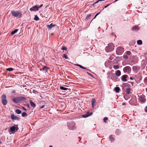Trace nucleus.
Masks as SVG:
<instances>
[{"label":"nucleus","instance_id":"40","mask_svg":"<svg viewBox=\"0 0 147 147\" xmlns=\"http://www.w3.org/2000/svg\"><path fill=\"white\" fill-rule=\"evenodd\" d=\"M144 82L145 83L147 84V77H145L144 80Z\"/></svg>","mask_w":147,"mask_h":147},{"label":"nucleus","instance_id":"13","mask_svg":"<svg viewBox=\"0 0 147 147\" xmlns=\"http://www.w3.org/2000/svg\"><path fill=\"white\" fill-rule=\"evenodd\" d=\"M136 98L135 96H133V98L131 99L129 101V103L130 102H132L134 104L136 103Z\"/></svg>","mask_w":147,"mask_h":147},{"label":"nucleus","instance_id":"47","mask_svg":"<svg viewBox=\"0 0 147 147\" xmlns=\"http://www.w3.org/2000/svg\"><path fill=\"white\" fill-rule=\"evenodd\" d=\"M14 69L13 68H10V71H12Z\"/></svg>","mask_w":147,"mask_h":147},{"label":"nucleus","instance_id":"18","mask_svg":"<svg viewBox=\"0 0 147 147\" xmlns=\"http://www.w3.org/2000/svg\"><path fill=\"white\" fill-rule=\"evenodd\" d=\"M60 88L61 90L67 91V92H69L70 91L69 89H68L67 88L63 86H61Z\"/></svg>","mask_w":147,"mask_h":147},{"label":"nucleus","instance_id":"5","mask_svg":"<svg viewBox=\"0 0 147 147\" xmlns=\"http://www.w3.org/2000/svg\"><path fill=\"white\" fill-rule=\"evenodd\" d=\"M123 70L124 73L129 74L131 71V68L129 66H126L123 68Z\"/></svg>","mask_w":147,"mask_h":147},{"label":"nucleus","instance_id":"35","mask_svg":"<svg viewBox=\"0 0 147 147\" xmlns=\"http://www.w3.org/2000/svg\"><path fill=\"white\" fill-rule=\"evenodd\" d=\"M105 0H98L97 1H96L95 2L94 4H93V5H94L97 3H98V2H100V1H104Z\"/></svg>","mask_w":147,"mask_h":147},{"label":"nucleus","instance_id":"39","mask_svg":"<svg viewBox=\"0 0 147 147\" xmlns=\"http://www.w3.org/2000/svg\"><path fill=\"white\" fill-rule=\"evenodd\" d=\"M63 57L66 59H67V56L65 54H63Z\"/></svg>","mask_w":147,"mask_h":147},{"label":"nucleus","instance_id":"36","mask_svg":"<svg viewBox=\"0 0 147 147\" xmlns=\"http://www.w3.org/2000/svg\"><path fill=\"white\" fill-rule=\"evenodd\" d=\"M91 16V15L90 14L87 15L86 17V19H88V18H90Z\"/></svg>","mask_w":147,"mask_h":147},{"label":"nucleus","instance_id":"2","mask_svg":"<svg viewBox=\"0 0 147 147\" xmlns=\"http://www.w3.org/2000/svg\"><path fill=\"white\" fill-rule=\"evenodd\" d=\"M19 129L18 124L15 125L10 128V134H14L18 131Z\"/></svg>","mask_w":147,"mask_h":147},{"label":"nucleus","instance_id":"46","mask_svg":"<svg viewBox=\"0 0 147 147\" xmlns=\"http://www.w3.org/2000/svg\"><path fill=\"white\" fill-rule=\"evenodd\" d=\"M87 74H88L89 75H90V76H92V77H93V75H92L91 74H90V73H88V72H87Z\"/></svg>","mask_w":147,"mask_h":147},{"label":"nucleus","instance_id":"53","mask_svg":"<svg viewBox=\"0 0 147 147\" xmlns=\"http://www.w3.org/2000/svg\"><path fill=\"white\" fill-rule=\"evenodd\" d=\"M132 43L133 44H134L135 42V41H132Z\"/></svg>","mask_w":147,"mask_h":147},{"label":"nucleus","instance_id":"26","mask_svg":"<svg viewBox=\"0 0 147 147\" xmlns=\"http://www.w3.org/2000/svg\"><path fill=\"white\" fill-rule=\"evenodd\" d=\"M15 112L17 114H19L21 113V111L19 109H17L15 111Z\"/></svg>","mask_w":147,"mask_h":147},{"label":"nucleus","instance_id":"29","mask_svg":"<svg viewBox=\"0 0 147 147\" xmlns=\"http://www.w3.org/2000/svg\"><path fill=\"white\" fill-rule=\"evenodd\" d=\"M27 115V114L25 112H24L22 113V116L23 117H26Z\"/></svg>","mask_w":147,"mask_h":147},{"label":"nucleus","instance_id":"8","mask_svg":"<svg viewBox=\"0 0 147 147\" xmlns=\"http://www.w3.org/2000/svg\"><path fill=\"white\" fill-rule=\"evenodd\" d=\"M6 96L4 94H3L1 97L2 102V104L5 105L7 104V101L6 99Z\"/></svg>","mask_w":147,"mask_h":147},{"label":"nucleus","instance_id":"31","mask_svg":"<svg viewBox=\"0 0 147 147\" xmlns=\"http://www.w3.org/2000/svg\"><path fill=\"white\" fill-rule=\"evenodd\" d=\"M113 68L115 69H117L119 68V66L118 65H114Z\"/></svg>","mask_w":147,"mask_h":147},{"label":"nucleus","instance_id":"9","mask_svg":"<svg viewBox=\"0 0 147 147\" xmlns=\"http://www.w3.org/2000/svg\"><path fill=\"white\" fill-rule=\"evenodd\" d=\"M11 118L13 121H14L15 120L19 121L20 120V118L19 117L13 114L11 115Z\"/></svg>","mask_w":147,"mask_h":147},{"label":"nucleus","instance_id":"62","mask_svg":"<svg viewBox=\"0 0 147 147\" xmlns=\"http://www.w3.org/2000/svg\"><path fill=\"white\" fill-rule=\"evenodd\" d=\"M13 92H14V91H13Z\"/></svg>","mask_w":147,"mask_h":147},{"label":"nucleus","instance_id":"45","mask_svg":"<svg viewBox=\"0 0 147 147\" xmlns=\"http://www.w3.org/2000/svg\"><path fill=\"white\" fill-rule=\"evenodd\" d=\"M43 4H41L40 6H38V9H39V8H40V7H42L43 6Z\"/></svg>","mask_w":147,"mask_h":147},{"label":"nucleus","instance_id":"56","mask_svg":"<svg viewBox=\"0 0 147 147\" xmlns=\"http://www.w3.org/2000/svg\"><path fill=\"white\" fill-rule=\"evenodd\" d=\"M7 70L8 71H9V68H8L7 69Z\"/></svg>","mask_w":147,"mask_h":147},{"label":"nucleus","instance_id":"19","mask_svg":"<svg viewBox=\"0 0 147 147\" xmlns=\"http://www.w3.org/2000/svg\"><path fill=\"white\" fill-rule=\"evenodd\" d=\"M96 102V100L94 98H92L91 100L92 106V108H94V106Z\"/></svg>","mask_w":147,"mask_h":147},{"label":"nucleus","instance_id":"21","mask_svg":"<svg viewBox=\"0 0 147 147\" xmlns=\"http://www.w3.org/2000/svg\"><path fill=\"white\" fill-rule=\"evenodd\" d=\"M109 139L111 142L114 141V138L113 137V135H112L109 136Z\"/></svg>","mask_w":147,"mask_h":147},{"label":"nucleus","instance_id":"7","mask_svg":"<svg viewBox=\"0 0 147 147\" xmlns=\"http://www.w3.org/2000/svg\"><path fill=\"white\" fill-rule=\"evenodd\" d=\"M75 123L74 122H71L68 124V128L70 130H74L75 129Z\"/></svg>","mask_w":147,"mask_h":147},{"label":"nucleus","instance_id":"28","mask_svg":"<svg viewBox=\"0 0 147 147\" xmlns=\"http://www.w3.org/2000/svg\"><path fill=\"white\" fill-rule=\"evenodd\" d=\"M120 90V89L119 87H115L114 89V90H115L116 92H119Z\"/></svg>","mask_w":147,"mask_h":147},{"label":"nucleus","instance_id":"59","mask_svg":"<svg viewBox=\"0 0 147 147\" xmlns=\"http://www.w3.org/2000/svg\"><path fill=\"white\" fill-rule=\"evenodd\" d=\"M74 93L75 94H76L75 92H74Z\"/></svg>","mask_w":147,"mask_h":147},{"label":"nucleus","instance_id":"10","mask_svg":"<svg viewBox=\"0 0 147 147\" xmlns=\"http://www.w3.org/2000/svg\"><path fill=\"white\" fill-rule=\"evenodd\" d=\"M38 10V6L37 5H35L31 8L30 9V10L31 11H36Z\"/></svg>","mask_w":147,"mask_h":147},{"label":"nucleus","instance_id":"34","mask_svg":"<svg viewBox=\"0 0 147 147\" xmlns=\"http://www.w3.org/2000/svg\"><path fill=\"white\" fill-rule=\"evenodd\" d=\"M140 101L142 102H144L146 101V99L144 98H142L140 100Z\"/></svg>","mask_w":147,"mask_h":147},{"label":"nucleus","instance_id":"54","mask_svg":"<svg viewBox=\"0 0 147 147\" xmlns=\"http://www.w3.org/2000/svg\"><path fill=\"white\" fill-rule=\"evenodd\" d=\"M138 61V60L136 58V59L135 61H135L136 62H137Z\"/></svg>","mask_w":147,"mask_h":147},{"label":"nucleus","instance_id":"33","mask_svg":"<svg viewBox=\"0 0 147 147\" xmlns=\"http://www.w3.org/2000/svg\"><path fill=\"white\" fill-rule=\"evenodd\" d=\"M112 75H113V74H112L111 73L108 74V78H110V79L111 78H112L111 76Z\"/></svg>","mask_w":147,"mask_h":147},{"label":"nucleus","instance_id":"57","mask_svg":"<svg viewBox=\"0 0 147 147\" xmlns=\"http://www.w3.org/2000/svg\"><path fill=\"white\" fill-rule=\"evenodd\" d=\"M49 147H53V146L52 145H50L49 146Z\"/></svg>","mask_w":147,"mask_h":147},{"label":"nucleus","instance_id":"1","mask_svg":"<svg viewBox=\"0 0 147 147\" xmlns=\"http://www.w3.org/2000/svg\"><path fill=\"white\" fill-rule=\"evenodd\" d=\"M26 100V98L25 97L20 96L14 98L12 100L15 103H19L23 101Z\"/></svg>","mask_w":147,"mask_h":147},{"label":"nucleus","instance_id":"32","mask_svg":"<svg viewBox=\"0 0 147 147\" xmlns=\"http://www.w3.org/2000/svg\"><path fill=\"white\" fill-rule=\"evenodd\" d=\"M34 20L36 21H38L39 20V18L37 15H36L35 16V17L34 18Z\"/></svg>","mask_w":147,"mask_h":147},{"label":"nucleus","instance_id":"12","mask_svg":"<svg viewBox=\"0 0 147 147\" xmlns=\"http://www.w3.org/2000/svg\"><path fill=\"white\" fill-rule=\"evenodd\" d=\"M132 68L134 72L137 73L138 72V70L140 68V67L138 66H133L132 67Z\"/></svg>","mask_w":147,"mask_h":147},{"label":"nucleus","instance_id":"60","mask_svg":"<svg viewBox=\"0 0 147 147\" xmlns=\"http://www.w3.org/2000/svg\"><path fill=\"white\" fill-rule=\"evenodd\" d=\"M33 92H34V91H33ZM34 92H37V91H35Z\"/></svg>","mask_w":147,"mask_h":147},{"label":"nucleus","instance_id":"55","mask_svg":"<svg viewBox=\"0 0 147 147\" xmlns=\"http://www.w3.org/2000/svg\"><path fill=\"white\" fill-rule=\"evenodd\" d=\"M23 109L25 111H26L27 109H26L24 107H23Z\"/></svg>","mask_w":147,"mask_h":147},{"label":"nucleus","instance_id":"27","mask_svg":"<svg viewBox=\"0 0 147 147\" xmlns=\"http://www.w3.org/2000/svg\"><path fill=\"white\" fill-rule=\"evenodd\" d=\"M137 43L138 45H142V41L140 40H139L137 41Z\"/></svg>","mask_w":147,"mask_h":147},{"label":"nucleus","instance_id":"37","mask_svg":"<svg viewBox=\"0 0 147 147\" xmlns=\"http://www.w3.org/2000/svg\"><path fill=\"white\" fill-rule=\"evenodd\" d=\"M108 119V118H107V117H105L104 118V119H103L104 122L106 123V121H107Z\"/></svg>","mask_w":147,"mask_h":147},{"label":"nucleus","instance_id":"24","mask_svg":"<svg viewBox=\"0 0 147 147\" xmlns=\"http://www.w3.org/2000/svg\"><path fill=\"white\" fill-rule=\"evenodd\" d=\"M49 69L48 67H47L46 66H44L43 67L42 70L45 71H46L47 72V70Z\"/></svg>","mask_w":147,"mask_h":147},{"label":"nucleus","instance_id":"41","mask_svg":"<svg viewBox=\"0 0 147 147\" xmlns=\"http://www.w3.org/2000/svg\"><path fill=\"white\" fill-rule=\"evenodd\" d=\"M61 49L62 50H66L67 48L66 47H65L63 46L62 48Z\"/></svg>","mask_w":147,"mask_h":147},{"label":"nucleus","instance_id":"14","mask_svg":"<svg viewBox=\"0 0 147 147\" xmlns=\"http://www.w3.org/2000/svg\"><path fill=\"white\" fill-rule=\"evenodd\" d=\"M130 92H127L126 94L124 96V98L125 99L127 100V99L130 98L131 95L130 94Z\"/></svg>","mask_w":147,"mask_h":147},{"label":"nucleus","instance_id":"15","mask_svg":"<svg viewBox=\"0 0 147 147\" xmlns=\"http://www.w3.org/2000/svg\"><path fill=\"white\" fill-rule=\"evenodd\" d=\"M56 25L55 24H53L51 23L50 25H48L47 26V28H48V29L49 30H51V28L55 26Z\"/></svg>","mask_w":147,"mask_h":147},{"label":"nucleus","instance_id":"4","mask_svg":"<svg viewBox=\"0 0 147 147\" xmlns=\"http://www.w3.org/2000/svg\"><path fill=\"white\" fill-rule=\"evenodd\" d=\"M11 13L13 16L18 18H20L21 16V13L18 11H11Z\"/></svg>","mask_w":147,"mask_h":147},{"label":"nucleus","instance_id":"44","mask_svg":"<svg viewBox=\"0 0 147 147\" xmlns=\"http://www.w3.org/2000/svg\"><path fill=\"white\" fill-rule=\"evenodd\" d=\"M100 12H99L98 13H97L96 15L95 16V17H94V19L97 16H98L99 13H100Z\"/></svg>","mask_w":147,"mask_h":147},{"label":"nucleus","instance_id":"6","mask_svg":"<svg viewBox=\"0 0 147 147\" xmlns=\"http://www.w3.org/2000/svg\"><path fill=\"white\" fill-rule=\"evenodd\" d=\"M123 48L120 47H118L116 51V53L117 55H120L123 52Z\"/></svg>","mask_w":147,"mask_h":147},{"label":"nucleus","instance_id":"61","mask_svg":"<svg viewBox=\"0 0 147 147\" xmlns=\"http://www.w3.org/2000/svg\"><path fill=\"white\" fill-rule=\"evenodd\" d=\"M1 143V142L0 141V144Z\"/></svg>","mask_w":147,"mask_h":147},{"label":"nucleus","instance_id":"30","mask_svg":"<svg viewBox=\"0 0 147 147\" xmlns=\"http://www.w3.org/2000/svg\"><path fill=\"white\" fill-rule=\"evenodd\" d=\"M18 30V29H15L11 32V34L13 35L17 32Z\"/></svg>","mask_w":147,"mask_h":147},{"label":"nucleus","instance_id":"3","mask_svg":"<svg viewBox=\"0 0 147 147\" xmlns=\"http://www.w3.org/2000/svg\"><path fill=\"white\" fill-rule=\"evenodd\" d=\"M114 46L112 43H110L108 45V46L106 47L105 50L106 52H110L112 51L114 49Z\"/></svg>","mask_w":147,"mask_h":147},{"label":"nucleus","instance_id":"25","mask_svg":"<svg viewBox=\"0 0 147 147\" xmlns=\"http://www.w3.org/2000/svg\"><path fill=\"white\" fill-rule=\"evenodd\" d=\"M75 65H76V66H77L79 67L80 68H82V69H87L86 68H85V67H83V66H82L81 65H80L79 64H75Z\"/></svg>","mask_w":147,"mask_h":147},{"label":"nucleus","instance_id":"17","mask_svg":"<svg viewBox=\"0 0 147 147\" xmlns=\"http://www.w3.org/2000/svg\"><path fill=\"white\" fill-rule=\"evenodd\" d=\"M115 74L117 76H119L121 75V72L119 70H117L116 71Z\"/></svg>","mask_w":147,"mask_h":147},{"label":"nucleus","instance_id":"58","mask_svg":"<svg viewBox=\"0 0 147 147\" xmlns=\"http://www.w3.org/2000/svg\"><path fill=\"white\" fill-rule=\"evenodd\" d=\"M146 91L147 92V88L146 89Z\"/></svg>","mask_w":147,"mask_h":147},{"label":"nucleus","instance_id":"16","mask_svg":"<svg viewBox=\"0 0 147 147\" xmlns=\"http://www.w3.org/2000/svg\"><path fill=\"white\" fill-rule=\"evenodd\" d=\"M128 77V76L126 75H123L122 76L121 80L123 82H126L127 81V80L126 79V78Z\"/></svg>","mask_w":147,"mask_h":147},{"label":"nucleus","instance_id":"49","mask_svg":"<svg viewBox=\"0 0 147 147\" xmlns=\"http://www.w3.org/2000/svg\"><path fill=\"white\" fill-rule=\"evenodd\" d=\"M110 4H107V5L106 6H105V7H104V8H107V7H108V6H109V5Z\"/></svg>","mask_w":147,"mask_h":147},{"label":"nucleus","instance_id":"20","mask_svg":"<svg viewBox=\"0 0 147 147\" xmlns=\"http://www.w3.org/2000/svg\"><path fill=\"white\" fill-rule=\"evenodd\" d=\"M30 105L32 107L34 108L36 107V105L32 101V100H30Z\"/></svg>","mask_w":147,"mask_h":147},{"label":"nucleus","instance_id":"52","mask_svg":"<svg viewBox=\"0 0 147 147\" xmlns=\"http://www.w3.org/2000/svg\"><path fill=\"white\" fill-rule=\"evenodd\" d=\"M44 106H45L44 105H42V106H41L40 107V108L42 109V108H43L44 107Z\"/></svg>","mask_w":147,"mask_h":147},{"label":"nucleus","instance_id":"11","mask_svg":"<svg viewBox=\"0 0 147 147\" xmlns=\"http://www.w3.org/2000/svg\"><path fill=\"white\" fill-rule=\"evenodd\" d=\"M92 113H93L92 112L90 113L89 112H88L86 114L83 115L82 117L84 118H86L91 115Z\"/></svg>","mask_w":147,"mask_h":147},{"label":"nucleus","instance_id":"23","mask_svg":"<svg viewBox=\"0 0 147 147\" xmlns=\"http://www.w3.org/2000/svg\"><path fill=\"white\" fill-rule=\"evenodd\" d=\"M121 131L119 129H117L115 131V134L117 135H119L121 134Z\"/></svg>","mask_w":147,"mask_h":147},{"label":"nucleus","instance_id":"43","mask_svg":"<svg viewBox=\"0 0 147 147\" xmlns=\"http://www.w3.org/2000/svg\"><path fill=\"white\" fill-rule=\"evenodd\" d=\"M123 57L124 58L126 59H127L128 57V56L127 55H124Z\"/></svg>","mask_w":147,"mask_h":147},{"label":"nucleus","instance_id":"50","mask_svg":"<svg viewBox=\"0 0 147 147\" xmlns=\"http://www.w3.org/2000/svg\"><path fill=\"white\" fill-rule=\"evenodd\" d=\"M126 103L124 102L122 103V105L123 106L125 105H126Z\"/></svg>","mask_w":147,"mask_h":147},{"label":"nucleus","instance_id":"51","mask_svg":"<svg viewBox=\"0 0 147 147\" xmlns=\"http://www.w3.org/2000/svg\"><path fill=\"white\" fill-rule=\"evenodd\" d=\"M129 79L131 80H133V78L132 77H130L129 78Z\"/></svg>","mask_w":147,"mask_h":147},{"label":"nucleus","instance_id":"22","mask_svg":"<svg viewBox=\"0 0 147 147\" xmlns=\"http://www.w3.org/2000/svg\"><path fill=\"white\" fill-rule=\"evenodd\" d=\"M132 29L133 30L138 31V30L139 28L137 26H135L133 27Z\"/></svg>","mask_w":147,"mask_h":147},{"label":"nucleus","instance_id":"48","mask_svg":"<svg viewBox=\"0 0 147 147\" xmlns=\"http://www.w3.org/2000/svg\"><path fill=\"white\" fill-rule=\"evenodd\" d=\"M145 111L147 113V106L146 107V108L145 109Z\"/></svg>","mask_w":147,"mask_h":147},{"label":"nucleus","instance_id":"42","mask_svg":"<svg viewBox=\"0 0 147 147\" xmlns=\"http://www.w3.org/2000/svg\"><path fill=\"white\" fill-rule=\"evenodd\" d=\"M130 89L129 88H127L126 89V92H130Z\"/></svg>","mask_w":147,"mask_h":147},{"label":"nucleus","instance_id":"38","mask_svg":"<svg viewBox=\"0 0 147 147\" xmlns=\"http://www.w3.org/2000/svg\"><path fill=\"white\" fill-rule=\"evenodd\" d=\"M126 53V54L127 55H129L131 53V52L129 51H127Z\"/></svg>","mask_w":147,"mask_h":147}]
</instances>
